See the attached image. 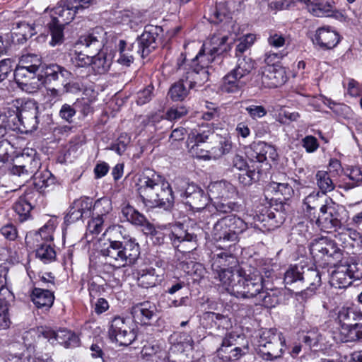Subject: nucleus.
I'll list each match as a JSON object with an SVG mask.
<instances>
[{
  "label": "nucleus",
  "instance_id": "obj_30",
  "mask_svg": "<svg viewBox=\"0 0 362 362\" xmlns=\"http://www.w3.org/2000/svg\"><path fill=\"white\" fill-rule=\"evenodd\" d=\"M306 5L308 11L314 16H329L336 11L335 3L333 0H298Z\"/></svg>",
  "mask_w": 362,
  "mask_h": 362
},
{
  "label": "nucleus",
  "instance_id": "obj_47",
  "mask_svg": "<svg viewBox=\"0 0 362 362\" xmlns=\"http://www.w3.org/2000/svg\"><path fill=\"white\" fill-rule=\"evenodd\" d=\"M36 257L45 264L53 262L56 258V252L51 243H35Z\"/></svg>",
  "mask_w": 362,
  "mask_h": 362
},
{
  "label": "nucleus",
  "instance_id": "obj_5",
  "mask_svg": "<svg viewBox=\"0 0 362 362\" xmlns=\"http://www.w3.org/2000/svg\"><path fill=\"white\" fill-rule=\"evenodd\" d=\"M78 44L85 46L92 56L91 65L95 71L99 74L107 72L111 65V59L107 58L106 53L103 50V42L100 35L92 33L81 36Z\"/></svg>",
  "mask_w": 362,
  "mask_h": 362
},
{
  "label": "nucleus",
  "instance_id": "obj_45",
  "mask_svg": "<svg viewBox=\"0 0 362 362\" xmlns=\"http://www.w3.org/2000/svg\"><path fill=\"white\" fill-rule=\"evenodd\" d=\"M341 334L344 336L345 341H356L362 339V321L341 326Z\"/></svg>",
  "mask_w": 362,
  "mask_h": 362
},
{
  "label": "nucleus",
  "instance_id": "obj_29",
  "mask_svg": "<svg viewBox=\"0 0 362 362\" xmlns=\"http://www.w3.org/2000/svg\"><path fill=\"white\" fill-rule=\"evenodd\" d=\"M156 305L149 301H145L134 305L132 308V315L135 322L146 325L156 314Z\"/></svg>",
  "mask_w": 362,
  "mask_h": 362
},
{
  "label": "nucleus",
  "instance_id": "obj_57",
  "mask_svg": "<svg viewBox=\"0 0 362 362\" xmlns=\"http://www.w3.org/2000/svg\"><path fill=\"white\" fill-rule=\"evenodd\" d=\"M64 25L59 24L57 21H51L49 23V28L52 36L50 44L52 46L62 43L64 40Z\"/></svg>",
  "mask_w": 362,
  "mask_h": 362
},
{
  "label": "nucleus",
  "instance_id": "obj_31",
  "mask_svg": "<svg viewBox=\"0 0 362 362\" xmlns=\"http://www.w3.org/2000/svg\"><path fill=\"white\" fill-rule=\"evenodd\" d=\"M175 69L177 74L180 76V79L177 82L172 85L169 90L168 95L173 101H182L188 95L189 90L201 87L203 85L194 84V86L191 87L188 80H182V76L178 70L177 63H176Z\"/></svg>",
  "mask_w": 362,
  "mask_h": 362
},
{
  "label": "nucleus",
  "instance_id": "obj_21",
  "mask_svg": "<svg viewBox=\"0 0 362 362\" xmlns=\"http://www.w3.org/2000/svg\"><path fill=\"white\" fill-rule=\"evenodd\" d=\"M243 268L238 267L223 268L218 271H213L214 279L218 280L221 286L228 293L233 296L232 291L238 286L241 280Z\"/></svg>",
  "mask_w": 362,
  "mask_h": 362
},
{
  "label": "nucleus",
  "instance_id": "obj_63",
  "mask_svg": "<svg viewBox=\"0 0 362 362\" xmlns=\"http://www.w3.org/2000/svg\"><path fill=\"white\" fill-rule=\"evenodd\" d=\"M76 113L75 103L73 105L69 104H64L59 112V116L65 122L71 124L73 122V118Z\"/></svg>",
  "mask_w": 362,
  "mask_h": 362
},
{
  "label": "nucleus",
  "instance_id": "obj_60",
  "mask_svg": "<svg viewBox=\"0 0 362 362\" xmlns=\"http://www.w3.org/2000/svg\"><path fill=\"white\" fill-rule=\"evenodd\" d=\"M71 63L76 68H83L91 65L92 56L82 52H75L71 57Z\"/></svg>",
  "mask_w": 362,
  "mask_h": 362
},
{
  "label": "nucleus",
  "instance_id": "obj_40",
  "mask_svg": "<svg viewBox=\"0 0 362 362\" xmlns=\"http://www.w3.org/2000/svg\"><path fill=\"white\" fill-rule=\"evenodd\" d=\"M275 156L274 148L265 142H258L254 144L251 156L257 162L262 163L270 158L273 159Z\"/></svg>",
  "mask_w": 362,
  "mask_h": 362
},
{
  "label": "nucleus",
  "instance_id": "obj_10",
  "mask_svg": "<svg viewBox=\"0 0 362 362\" xmlns=\"http://www.w3.org/2000/svg\"><path fill=\"white\" fill-rule=\"evenodd\" d=\"M121 213L122 218L132 224L143 228L146 234L153 235V243L161 245L165 242V235L163 232L156 231L155 228L148 219L129 204L122 206Z\"/></svg>",
  "mask_w": 362,
  "mask_h": 362
},
{
  "label": "nucleus",
  "instance_id": "obj_34",
  "mask_svg": "<svg viewBox=\"0 0 362 362\" xmlns=\"http://www.w3.org/2000/svg\"><path fill=\"white\" fill-rule=\"evenodd\" d=\"M22 158L26 159L27 161L22 165H14L11 169V174L23 177L25 179L32 177L40 167V163L38 159L30 158L29 156Z\"/></svg>",
  "mask_w": 362,
  "mask_h": 362
},
{
  "label": "nucleus",
  "instance_id": "obj_46",
  "mask_svg": "<svg viewBox=\"0 0 362 362\" xmlns=\"http://www.w3.org/2000/svg\"><path fill=\"white\" fill-rule=\"evenodd\" d=\"M321 198L320 192H317L310 193L304 199L303 204L306 206L305 212L311 221H314V218H316V209L317 207L320 208L322 205Z\"/></svg>",
  "mask_w": 362,
  "mask_h": 362
},
{
  "label": "nucleus",
  "instance_id": "obj_37",
  "mask_svg": "<svg viewBox=\"0 0 362 362\" xmlns=\"http://www.w3.org/2000/svg\"><path fill=\"white\" fill-rule=\"evenodd\" d=\"M254 221L255 224L257 223H262V226L269 230L274 229L281 223V221L276 219L275 213L267 206H263L256 212Z\"/></svg>",
  "mask_w": 362,
  "mask_h": 362
},
{
  "label": "nucleus",
  "instance_id": "obj_24",
  "mask_svg": "<svg viewBox=\"0 0 362 362\" xmlns=\"http://www.w3.org/2000/svg\"><path fill=\"white\" fill-rule=\"evenodd\" d=\"M314 45L323 50L335 47L340 41L339 33L330 26L318 28L312 37Z\"/></svg>",
  "mask_w": 362,
  "mask_h": 362
},
{
  "label": "nucleus",
  "instance_id": "obj_20",
  "mask_svg": "<svg viewBox=\"0 0 362 362\" xmlns=\"http://www.w3.org/2000/svg\"><path fill=\"white\" fill-rule=\"evenodd\" d=\"M180 191V196L186 199V204L192 209H204L209 204V194H206L202 189L193 183L187 184L185 189Z\"/></svg>",
  "mask_w": 362,
  "mask_h": 362
},
{
  "label": "nucleus",
  "instance_id": "obj_38",
  "mask_svg": "<svg viewBox=\"0 0 362 362\" xmlns=\"http://www.w3.org/2000/svg\"><path fill=\"white\" fill-rule=\"evenodd\" d=\"M229 226L230 231V243L235 244L238 241V234L243 233L247 228L246 223L239 217L235 216H226V220L221 222L222 226Z\"/></svg>",
  "mask_w": 362,
  "mask_h": 362
},
{
  "label": "nucleus",
  "instance_id": "obj_42",
  "mask_svg": "<svg viewBox=\"0 0 362 362\" xmlns=\"http://www.w3.org/2000/svg\"><path fill=\"white\" fill-rule=\"evenodd\" d=\"M255 67V62L250 57H239L236 66L230 71L238 78L245 80Z\"/></svg>",
  "mask_w": 362,
  "mask_h": 362
},
{
  "label": "nucleus",
  "instance_id": "obj_16",
  "mask_svg": "<svg viewBox=\"0 0 362 362\" xmlns=\"http://www.w3.org/2000/svg\"><path fill=\"white\" fill-rule=\"evenodd\" d=\"M219 250L217 252H212L211 259V267L212 271H218L223 268L235 267L238 261L234 252L235 245L218 244Z\"/></svg>",
  "mask_w": 362,
  "mask_h": 362
},
{
  "label": "nucleus",
  "instance_id": "obj_35",
  "mask_svg": "<svg viewBox=\"0 0 362 362\" xmlns=\"http://www.w3.org/2000/svg\"><path fill=\"white\" fill-rule=\"evenodd\" d=\"M214 146L209 151L210 153L214 158L221 157L223 155L228 153L231 149V142L227 132L223 134L216 133L212 134V141Z\"/></svg>",
  "mask_w": 362,
  "mask_h": 362
},
{
  "label": "nucleus",
  "instance_id": "obj_28",
  "mask_svg": "<svg viewBox=\"0 0 362 362\" xmlns=\"http://www.w3.org/2000/svg\"><path fill=\"white\" fill-rule=\"evenodd\" d=\"M16 109L11 107L0 109V139L3 138L9 131H16L19 119L16 115Z\"/></svg>",
  "mask_w": 362,
  "mask_h": 362
},
{
  "label": "nucleus",
  "instance_id": "obj_56",
  "mask_svg": "<svg viewBox=\"0 0 362 362\" xmlns=\"http://www.w3.org/2000/svg\"><path fill=\"white\" fill-rule=\"evenodd\" d=\"M267 191L274 192L281 194L285 199H288L293 194V189L288 183L272 181L266 187Z\"/></svg>",
  "mask_w": 362,
  "mask_h": 362
},
{
  "label": "nucleus",
  "instance_id": "obj_26",
  "mask_svg": "<svg viewBox=\"0 0 362 362\" xmlns=\"http://www.w3.org/2000/svg\"><path fill=\"white\" fill-rule=\"evenodd\" d=\"M238 196L235 187L226 181L211 183L209 186V197L211 200L217 199L227 201Z\"/></svg>",
  "mask_w": 362,
  "mask_h": 362
},
{
  "label": "nucleus",
  "instance_id": "obj_22",
  "mask_svg": "<svg viewBox=\"0 0 362 362\" xmlns=\"http://www.w3.org/2000/svg\"><path fill=\"white\" fill-rule=\"evenodd\" d=\"M93 201L88 197L75 200L69 206L65 216V221L69 223L89 218L92 214Z\"/></svg>",
  "mask_w": 362,
  "mask_h": 362
},
{
  "label": "nucleus",
  "instance_id": "obj_25",
  "mask_svg": "<svg viewBox=\"0 0 362 362\" xmlns=\"http://www.w3.org/2000/svg\"><path fill=\"white\" fill-rule=\"evenodd\" d=\"M286 76L283 68L279 66H264L261 71V83L264 88H276L286 81Z\"/></svg>",
  "mask_w": 362,
  "mask_h": 362
},
{
  "label": "nucleus",
  "instance_id": "obj_64",
  "mask_svg": "<svg viewBox=\"0 0 362 362\" xmlns=\"http://www.w3.org/2000/svg\"><path fill=\"white\" fill-rule=\"evenodd\" d=\"M153 90H154L153 86L151 85H149L147 87H146L144 90L138 92L137 98H136V103L139 105H143L150 102L153 97Z\"/></svg>",
  "mask_w": 362,
  "mask_h": 362
},
{
  "label": "nucleus",
  "instance_id": "obj_19",
  "mask_svg": "<svg viewBox=\"0 0 362 362\" xmlns=\"http://www.w3.org/2000/svg\"><path fill=\"white\" fill-rule=\"evenodd\" d=\"M72 74L64 67L51 64L43 67L40 74L42 86H60L64 78H71Z\"/></svg>",
  "mask_w": 362,
  "mask_h": 362
},
{
  "label": "nucleus",
  "instance_id": "obj_3",
  "mask_svg": "<svg viewBox=\"0 0 362 362\" xmlns=\"http://www.w3.org/2000/svg\"><path fill=\"white\" fill-rule=\"evenodd\" d=\"M137 191L141 202L148 208L170 209L175 197L170 183L154 172L144 175L139 180Z\"/></svg>",
  "mask_w": 362,
  "mask_h": 362
},
{
  "label": "nucleus",
  "instance_id": "obj_8",
  "mask_svg": "<svg viewBox=\"0 0 362 362\" xmlns=\"http://www.w3.org/2000/svg\"><path fill=\"white\" fill-rule=\"evenodd\" d=\"M346 211L341 206L334 203L332 199L327 200L320 208L318 216L314 218L316 225L322 230L340 228L342 226V214Z\"/></svg>",
  "mask_w": 362,
  "mask_h": 362
},
{
  "label": "nucleus",
  "instance_id": "obj_41",
  "mask_svg": "<svg viewBox=\"0 0 362 362\" xmlns=\"http://www.w3.org/2000/svg\"><path fill=\"white\" fill-rule=\"evenodd\" d=\"M117 49L119 51V57L117 62L122 65L129 66L134 62V57L132 52L134 49H136L135 44L127 45L125 40H120L117 45Z\"/></svg>",
  "mask_w": 362,
  "mask_h": 362
},
{
  "label": "nucleus",
  "instance_id": "obj_55",
  "mask_svg": "<svg viewBox=\"0 0 362 362\" xmlns=\"http://www.w3.org/2000/svg\"><path fill=\"white\" fill-rule=\"evenodd\" d=\"M321 285L320 273L316 269L308 268L304 270L303 286L317 288Z\"/></svg>",
  "mask_w": 362,
  "mask_h": 362
},
{
  "label": "nucleus",
  "instance_id": "obj_50",
  "mask_svg": "<svg viewBox=\"0 0 362 362\" xmlns=\"http://www.w3.org/2000/svg\"><path fill=\"white\" fill-rule=\"evenodd\" d=\"M338 317L341 323V326H346L362 321V313L354 308H342Z\"/></svg>",
  "mask_w": 362,
  "mask_h": 362
},
{
  "label": "nucleus",
  "instance_id": "obj_51",
  "mask_svg": "<svg viewBox=\"0 0 362 362\" xmlns=\"http://www.w3.org/2000/svg\"><path fill=\"white\" fill-rule=\"evenodd\" d=\"M13 30V34L17 37L19 36L18 41L21 43H23L35 34L34 26L25 21L16 23Z\"/></svg>",
  "mask_w": 362,
  "mask_h": 362
},
{
  "label": "nucleus",
  "instance_id": "obj_43",
  "mask_svg": "<svg viewBox=\"0 0 362 362\" xmlns=\"http://www.w3.org/2000/svg\"><path fill=\"white\" fill-rule=\"evenodd\" d=\"M245 83L246 81L245 80L238 78V76L230 71L223 78L221 90L223 92L228 93H236L242 88Z\"/></svg>",
  "mask_w": 362,
  "mask_h": 362
},
{
  "label": "nucleus",
  "instance_id": "obj_18",
  "mask_svg": "<svg viewBox=\"0 0 362 362\" xmlns=\"http://www.w3.org/2000/svg\"><path fill=\"white\" fill-rule=\"evenodd\" d=\"M248 351V346L240 348L236 346L235 336L232 333L227 334L223 339L221 345L217 349L218 356L225 361H236L240 358Z\"/></svg>",
  "mask_w": 362,
  "mask_h": 362
},
{
  "label": "nucleus",
  "instance_id": "obj_53",
  "mask_svg": "<svg viewBox=\"0 0 362 362\" xmlns=\"http://www.w3.org/2000/svg\"><path fill=\"white\" fill-rule=\"evenodd\" d=\"M317 185L322 194L332 192L335 188V185L327 171L319 170L315 175Z\"/></svg>",
  "mask_w": 362,
  "mask_h": 362
},
{
  "label": "nucleus",
  "instance_id": "obj_62",
  "mask_svg": "<svg viewBox=\"0 0 362 362\" xmlns=\"http://www.w3.org/2000/svg\"><path fill=\"white\" fill-rule=\"evenodd\" d=\"M130 143V137L127 134H121L116 141L111 145L110 149L122 155Z\"/></svg>",
  "mask_w": 362,
  "mask_h": 362
},
{
  "label": "nucleus",
  "instance_id": "obj_36",
  "mask_svg": "<svg viewBox=\"0 0 362 362\" xmlns=\"http://www.w3.org/2000/svg\"><path fill=\"white\" fill-rule=\"evenodd\" d=\"M163 279V274H159L153 267L146 268L138 272V284L143 288L153 287L160 283Z\"/></svg>",
  "mask_w": 362,
  "mask_h": 362
},
{
  "label": "nucleus",
  "instance_id": "obj_12",
  "mask_svg": "<svg viewBox=\"0 0 362 362\" xmlns=\"http://www.w3.org/2000/svg\"><path fill=\"white\" fill-rule=\"evenodd\" d=\"M310 251L314 258L320 259L329 263L331 260H339L341 250L337 244L327 237L314 239L310 245Z\"/></svg>",
  "mask_w": 362,
  "mask_h": 362
},
{
  "label": "nucleus",
  "instance_id": "obj_49",
  "mask_svg": "<svg viewBox=\"0 0 362 362\" xmlns=\"http://www.w3.org/2000/svg\"><path fill=\"white\" fill-rule=\"evenodd\" d=\"M212 134H216L214 131L209 126H202L198 129H194L189 134V140L190 142H194L195 145L204 143L211 137L212 140Z\"/></svg>",
  "mask_w": 362,
  "mask_h": 362
},
{
  "label": "nucleus",
  "instance_id": "obj_15",
  "mask_svg": "<svg viewBox=\"0 0 362 362\" xmlns=\"http://www.w3.org/2000/svg\"><path fill=\"white\" fill-rule=\"evenodd\" d=\"M162 28L160 26L153 25H148L145 26L143 33L136 38L135 47L136 52L145 57L153 52L158 46V38L159 32H161Z\"/></svg>",
  "mask_w": 362,
  "mask_h": 362
},
{
  "label": "nucleus",
  "instance_id": "obj_9",
  "mask_svg": "<svg viewBox=\"0 0 362 362\" xmlns=\"http://www.w3.org/2000/svg\"><path fill=\"white\" fill-rule=\"evenodd\" d=\"M37 64L18 66L14 71V79L18 86L23 90L32 93L37 92L42 86L40 74L36 73L40 69V62Z\"/></svg>",
  "mask_w": 362,
  "mask_h": 362
},
{
  "label": "nucleus",
  "instance_id": "obj_44",
  "mask_svg": "<svg viewBox=\"0 0 362 362\" xmlns=\"http://www.w3.org/2000/svg\"><path fill=\"white\" fill-rule=\"evenodd\" d=\"M55 226L52 221H49L37 232L33 234V239L35 243H51L53 240V233Z\"/></svg>",
  "mask_w": 362,
  "mask_h": 362
},
{
  "label": "nucleus",
  "instance_id": "obj_58",
  "mask_svg": "<svg viewBox=\"0 0 362 362\" xmlns=\"http://www.w3.org/2000/svg\"><path fill=\"white\" fill-rule=\"evenodd\" d=\"M112 210L111 201L107 198H101L93 203L92 211H95L97 216H106Z\"/></svg>",
  "mask_w": 362,
  "mask_h": 362
},
{
  "label": "nucleus",
  "instance_id": "obj_48",
  "mask_svg": "<svg viewBox=\"0 0 362 362\" xmlns=\"http://www.w3.org/2000/svg\"><path fill=\"white\" fill-rule=\"evenodd\" d=\"M226 220V216L218 220L214 226L213 236L218 244L230 243V231H229V226H222L221 222Z\"/></svg>",
  "mask_w": 362,
  "mask_h": 362
},
{
  "label": "nucleus",
  "instance_id": "obj_17",
  "mask_svg": "<svg viewBox=\"0 0 362 362\" xmlns=\"http://www.w3.org/2000/svg\"><path fill=\"white\" fill-rule=\"evenodd\" d=\"M13 108L16 109V115L19 119L18 129L16 131H33L37 128L38 120V106L33 102L26 103L21 109H18L16 105Z\"/></svg>",
  "mask_w": 362,
  "mask_h": 362
},
{
  "label": "nucleus",
  "instance_id": "obj_7",
  "mask_svg": "<svg viewBox=\"0 0 362 362\" xmlns=\"http://www.w3.org/2000/svg\"><path fill=\"white\" fill-rule=\"evenodd\" d=\"M40 334L52 344L58 343L66 348H74L79 344V338L75 333L66 329L54 331L48 327H42L40 330L31 329L26 332L23 337L24 343L30 346L29 339L36 335L40 338Z\"/></svg>",
  "mask_w": 362,
  "mask_h": 362
},
{
  "label": "nucleus",
  "instance_id": "obj_27",
  "mask_svg": "<svg viewBox=\"0 0 362 362\" xmlns=\"http://www.w3.org/2000/svg\"><path fill=\"white\" fill-rule=\"evenodd\" d=\"M14 300L13 293L6 286L0 287V330L9 327L11 320L8 310L11 303Z\"/></svg>",
  "mask_w": 362,
  "mask_h": 362
},
{
  "label": "nucleus",
  "instance_id": "obj_11",
  "mask_svg": "<svg viewBox=\"0 0 362 362\" xmlns=\"http://www.w3.org/2000/svg\"><path fill=\"white\" fill-rule=\"evenodd\" d=\"M130 320L121 317H115L111 321L108 336L112 341L119 346H127L136 339L134 329L129 325Z\"/></svg>",
  "mask_w": 362,
  "mask_h": 362
},
{
  "label": "nucleus",
  "instance_id": "obj_13",
  "mask_svg": "<svg viewBox=\"0 0 362 362\" xmlns=\"http://www.w3.org/2000/svg\"><path fill=\"white\" fill-rule=\"evenodd\" d=\"M361 271H358V264L351 263L337 266L332 272L330 284L337 288H345L351 285L352 280L361 279Z\"/></svg>",
  "mask_w": 362,
  "mask_h": 362
},
{
  "label": "nucleus",
  "instance_id": "obj_52",
  "mask_svg": "<svg viewBox=\"0 0 362 362\" xmlns=\"http://www.w3.org/2000/svg\"><path fill=\"white\" fill-rule=\"evenodd\" d=\"M281 291L279 288H264L259 298L262 301L263 305L267 308H274L279 303Z\"/></svg>",
  "mask_w": 362,
  "mask_h": 362
},
{
  "label": "nucleus",
  "instance_id": "obj_4",
  "mask_svg": "<svg viewBox=\"0 0 362 362\" xmlns=\"http://www.w3.org/2000/svg\"><path fill=\"white\" fill-rule=\"evenodd\" d=\"M268 281L257 270L243 269L241 280L232 291L238 298H252L262 294L264 288L267 289Z\"/></svg>",
  "mask_w": 362,
  "mask_h": 362
},
{
  "label": "nucleus",
  "instance_id": "obj_39",
  "mask_svg": "<svg viewBox=\"0 0 362 362\" xmlns=\"http://www.w3.org/2000/svg\"><path fill=\"white\" fill-rule=\"evenodd\" d=\"M303 267H293L289 268L284 274V283L289 289L300 288L303 286Z\"/></svg>",
  "mask_w": 362,
  "mask_h": 362
},
{
  "label": "nucleus",
  "instance_id": "obj_1",
  "mask_svg": "<svg viewBox=\"0 0 362 362\" xmlns=\"http://www.w3.org/2000/svg\"><path fill=\"white\" fill-rule=\"evenodd\" d=\"M227 40V35H214L208 42L202 45L197 54L190 62L187 60L185 53H181L176 63L182 76V80H188L191 87L194 84L204 85L208 81L209 65L221 53L226 51Z\"/></svg>",
  "mask_w": 362,
  "mask_h": 362
},
{
  "label": "nucleus",
  "instance_id": "obj_61",
  "mask_svg": "<svg viewBox=\"0 0 362 362\" xmlns=\"http://www.w3.org/2000/svg\"><path fill=\"white\" fill-rule=\"evenodd\" d=\"M142 353L144 355L146 356L158 355V358L162 361L166 359V351L157 343L145 345L143 348Z\"/></svg>",
  "mask_w": 362,
  "mask_h": 362
},
{
  "label": "nucleus",
  "instance_id": "obj_32",
  "mask_svg": "<svg viewBox=\"0 0 362 362\" xmlns=\"http://www.w3.org/2000/svg\"><path fill=\"white\" fill-rule=\"evenodd\" d=\"M75 8L74 5L69 4V0H65L63 4H59L54 8L51 21H57L63 25H68L78 13Z\"/></svg>",
  "mask_w": 362,
  "mask_h": 362
},
{
  "label": "nucleus",
  "instance_id": "obj_54",
  "mask_svg": "<svg viewBox=\"0 0 362 362\" xmlns=\"http://www.w3.org/2000/svg\"><path fill=\"white\" fill-rule=\"evenodd\" d=\"M346 176L349 181L344 184V189L349 190L362 185V171L358 167L351 168L348 170Z\"/></svg>",
  "mask_w": 362,
  "mask_h": 362
},
{
  "label": "nucleus",
  "instance_id": "obj_6",
  "mask_svg": "<svg viewBox=\"0 0 362 362\" xmlns=\"http://www.w3.org/2000/svg\"><path fill=\"white\" fill-rule=\"evenodd\" d=\"M284 334L274 329L263 331L258 344L259 354L266 361H273L281 357L286 349Z\"/></svg>",
  "mask_w": 362,
  "mask_h": 362
},
{
  "label": "nucleus",
  "instance_id": "obj_2",
  "mask_svg": "<svg viewBox=\"0 0 362 362\" xmlns=\"http://www.w3.org/2000/svg\"><path fill=\"white\" fill-rule=\"evenodd\" d=\"M109 246L102 251L110 264L120 268L134 264L140 255V246L136 239L130 237L127 230L121 225L110 227Z\"/></svg>",
  "mask_w": 362,
  "mask_h": 362
},
{
  "label": "nucleus",
  "instance_id": "obj_59",
  "mask_svg": "<svg viewBox=\"0 0 362 362\" xmlns=\"http://www.w3.org/2000/svg\"><path fill=\"white\" fill-rule=\"evenodd\" d=\"M214 206L217 211L226 214L232 211H238L240 208V205L234 201L223 199L214 202Z\"/></svg>",
  "mask_w": 362,
  "mask_h": 362
},
{
  "label": "nucleus",
  "instance_id": "obj_33",
  "mask_svg": "<svg viewBox=\"0 0 362 362\" xmlns=\"http://www.w3.org/2000/svg\"><path fill=\"white\" fill-rule=\"evenodd\" d=\"M30 298L37 308L45 310L52 306L54 300V292L49 288L35 287L32 291Z\"/></svg>",
  "mask_w": 362,
  "mask_h": 362
},
{
  "label": "nucleus",
  "instance_id": "obj_14",
  "mask_svg": "<svg viewBox=\"0 0 362 362\" xmlns=\"http://www.w3.org/2000/svg\"><path fill=\"white\" fill-rule=\"evenodd\" d=\"M168 238L173 247L181 252H189L196 249L197 245V235L185 230L182 224L174 227Z\"/></svg>",
  "mask_w": 362,
  "mask_h": 362
},
{
  "label": "nucleus",
  "instance_id": "obj_23",
  "mask_svg": "<svg viewBox=\"0 0 362 362\" xmlns=\"http://www.w3.org/2000/svg\"><path fill=\"white\" fill-rule=\"evenodd\" d=\"M40 197V192L35 189L27 190L21 196L13 205V209L18 215L21 222L26 221L30 217V213L34 207L36 200Z\"/></svg>",
  "mask_w": 362,
  "mask_h": 362
}]
</instances>
